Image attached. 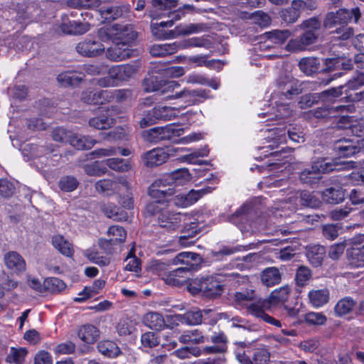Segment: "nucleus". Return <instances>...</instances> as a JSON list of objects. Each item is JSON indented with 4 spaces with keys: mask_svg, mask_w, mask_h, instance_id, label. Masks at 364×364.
<instances>
[{
    "mask_svg": "<svg viewBox=\"0 0 364 364\" xmlns=\"http://www.w3.org/2000/svg\"><path fill=\"white\" fill-rule=\"evenodd\" d=\"M158 223L167 231H173L182 226L184 235L180 237V242L188 237H193L198 233L199 229L196 222L191 221V217L186 213H176L168 210H163L158 217Z\"/></svg>",
    "mask_w": 364,
    "mask_h": 364,
    "instance_id": "f257e3e1",
    "label": "nucleus"
},
{
    "mask_svg": "<svg viewBox=\"0 0 364 364\" xmlns=\"http://www.w3.org/2000/svg\"><path fill=\"white\" fill-rule=\"evenodd\" d=\"M299 28L304 32L299 37L291 39L286 48L291 52H299L308 49V47L315 43L318 36V19L316 17L304 21Z\"/></svg>",
    "mask_w": 364,
    "mask_h": 364,
    "instance_id": "f03ea898",
    "label": "nucleus"
},
{
    "mask_svg": "<svg viewBox=\"0 0 364 364\" xmlns=\"http://www.w3.org/2000/svg\"><path fill=\"white\" fill-rule=\"evenodd\" d=\"M187 289L192 295L200 294L212 299L220 296L224 291L223 285L213 276L191 279Z\"/></svg>",
    "mask_w": 364,
    "mask_h": 364,
    "instance_id": "7ed1b4c3",
    "label": "nucleus"
},
{
    "mask_svg": "<svg viewBox=\"0 0 364 364\" xmlns=\"http://www.w3.org/2000/svg\"><path fill=\"white\" fill-rule=\"evenodd\" d=\"M361 16V13L358 7L348 10L346 9H340L336 11L328 12L323 20V26L326 28H331L337 25H347L352 18H354L357 23Z\"/></svg>",
    "mask_w": 364,
    "mask_h": 364,
    "instance_id": "20e7f679",
    "label": "nucleus"
},
{
    "mask_svg": "<svg viewBox=\"0 0 364 364\" xmlns=\"http://www.w3.org/2000/svg\"><path fill=\"white\" fill-rule=\"evenodd\" d=\"M183 132V129L176 128L173 124H168L145 130L142 132V137L146 141L159 143L162 141L172 140L173 137L180 136Z\"/></svg>",
    "mask_w": 364,
    "mask_h": 364,
    "instance_id": "39448f33",
    "label": "nucleus"
},
{
    "mask_svg": "<svg viewBox=\"0 0 364 364\" xmlns=\"http://www.w3.org/2000/svg\"><path fill=\"white\" fill-rule=\"evenodd\" d=\"M183 148L173 146L153 149L141 156L144 164L147 167H154L165 163L170 156H175L178 152H183Z\"/></svg>",
    "mask_w": 364,
    "mask_h": 364,
    "instance_id": "423d86ee",
    "label": "nucleus"
},
{
    "mask_svg": "<svg viewBox=\"0 0 364 364\" xmlns=\"http://www.w3.org/2000/svg\"><path fill=\"white\" fill-rule=\"evenodd\" d=\"M199 255L190 252H183L178 254L173 259V263L175 264H184L186 266L171 271L165 279L166 282L173 286L180 285L181 282L176 278L178 273L188 272L193 266L191 262L196 261Z\"/></svg>",
    "mask_w": 364,
    "mask_h": 364,
    "instance_id": "0eeeda50",
    "label": "nucleus"
},
{
    "mask_svg": "<svg viewBox=\"0 0 364 364\" xmlns=\"http://www.w3.org/2000/svg\"><path fill=\"white\" fill-rule=\"evenodd\" d=\"M245 309L249 314L256 318H261L262 321L274 326H282L279 320L265 313L266 310L270 309L266 299L257 298L255 295L254 299L249 303Z\"/></svg>",
    "mask_w": 364,
    "mask_h": 364,
    "instance_id": "6e6552de",
    "label": "nucleus"
},
{
    "mask_svg": "<svg viewBox=\"0 0 364 364\" xmlns=\"http://www.w3.org/2000/svg\"><path fill=\"white\" fill-rule=\"evenodd\" d=\"M209 91L205 90H193L183 89L180 92H176L173 95H168L166 97L171 99H183V102L188 105H197L201 102L200 99L208 97Z\"/></svg>",
    "mask_w": 364,
    "mask_h": 364,
    "instance_id": "1a4fd4ad",
    "label": "nucleus"
},
{
    "mask_svg": "<svg viewBox=\"0 0 364 364\" xmlns=\"http://www.w3.org/2000/svg\"><path fill=\"white\" fill-rule=\"evenodd\" d=\"M277 85L287 98L298 95L302 90L299 81L289 75L282 76L277 79Z\"/></svg>",
    "mask_w": 364,
    "mask_h": 364,
    "instance_id": "9d476101",
    "label": "nucleus"
},
{
    "mask_svg": "<svg viewBox=\"0 0 364 364\" xmlns=\"http://www.w3.org/2000/svg\"><path fill=\"white\" fill-rule=\"evenodd\" d=\"M212 188L208 187L200 190H191L187 194H178L173 198V203L179 207H187L195 203L199 198L208 193H210Z\"/></svg>",
    "mask_w": 364,
    "mask_h": 364,
    "instance_id": "9b49d317",
    "label": "nucleus"
},
{
    "mask_svg": "<svg viewBox=\"0 0 364 364\" xmlns=\"http://www.w3.org/2000/svg\"><path fill=\"white\" fill-rule=\"evenodd\" d=\"M4 262L6 268L13 273L20 274L26 271V261L17 252H6L4 256Z\"/></svg>",
    "mask_w": 364,
    "mask_h": 364,
    "instance_id": "f8f14e48",
    "label": "nucleus"
},
{
    "mask_svg": "<svg viewBox=\"0 0 364 364\" xmlns=\"http://www.w3.org/2000/svg\"><path fill=\"white\" fill-rule=\"evenodd\" d=\"M115 33L114 41L122 43V46H129L136 38V33L130 25H114L112 28Z\"/></svg>",
    "mask_w": 364,
    "mask_h": 364,
    "instance_id": "ddd939ff",
    "label": "nucleus"
},
{
    "mask_svg": "<svg viewBox=\"0 0 364 364\" xmlns=\"http://www.w3.org/2000/svg\"><path fill=\"white\" fill-rule=\"evenodd\" d=\"M78 53L86 57H94L101 54L105 50L104 46L96 41H84L76 46Z\"/></svg>",
    "mask_w": 364,
    "mask_h": 364,
    "instance_id": "4468645a",
    "label": "nucleus"
},
{
    "mask_svg": "<svg viewBox=\"0 0 364 364\" xmlns=\"http://www.w3.org/2000/svg\"><path fill=\"white\" fill-rule=\"evenodd\" d=\"M304 3L300 0H293L291 6L282 9L280 13L282 19L287 23H295L301 16V9Z\"/></svg>",
    "mask_w": 364,
    "mask_h": 364,
    "instance_id": "2eb2a0df",
    "label": "nucleus"
},
{
    "mask_svg": "<svg viewBox=\"0 0 364 364\" xmlns=\"http://www.w3.org/2000/svg\"><path fill=\"white\" fill-rule=\"evenodd\" d=\"M115 43L107 50V57L113 61H120L130 58L133 51L129 46H122L121 43L114 41Z\"/></svg>",
    "mask_w": 364,
    "mask_h": 364,
    "instance_id": "dca6fc26",
    "label": "nucleus"
},
{
    "mask_svg": "<svg viewBox=\"0 0 364 364\" xmlns=\"http://www.w3.org/2000/svg\"><path fill=\"white\" fill-rule=\"evenodd\" d=\"M191 174L187 168L178 169L171 174L164 176L162 182H167L171 186H173L175 189L178 186H183L185 183L191 180ZM159 183H161V181Z\"/></svg>",
    "mask_w": 364,
    "mask_h": 364,
    "instance_id": "f3484780",
    "label": "nucleus"
},
{
    "mask_svg": "<svg viewBox=\"0 0 364 364\" xmlns=\"http://www.w3.org/2000/svg\"><path fill=\"white\" fill-rule=\"evenodd\" d=\"M260 279L263 285L267 287H273L281 282L282 274L277 267H267L261 272Z\"/></svg>",
    "mask_w": 364,
    "mask_h": 364,
    "instance_id": "a211bd4d",
    "label": "nucleus"
},
{
    "mask_svg": "<svg viewBox=\"0 0 364 364\" xmlns=\"http://www.w3.org/2000/svg\"><path fill=\"white\" fill-rule=\"evenodd\" d=\"M346 256L352 267H364V245H355L348 248Z\"/></svg>",
    "mask_w": 364,
    "mask_h": 364,
    "instance_id": "6ab92c4d",
    "label": "nucleus"
},
{
    "mask_svg": "<svg viewBox=\"0 0 364 364\" xmlns=\"http://www.w3.org/2000/svg\"><path fill=\"white\" fill-rule=\"evenodd\" d=\"M334 149L341 156L350 157L358 154L356 141L347 139L337 141Z\"/></svg>",
    "mask_w": 364,
    "mask_h": 364,
    "instance_id": "aec40b11",
    "label": "nucleus"
},
{
    "mask_svg": "<svg viewBox=\"0 0 364 364\" xmlns=\"http://www.w3.org/2000/svg\"><path fill=\"white\" fill-rule=\"evenodd\" d=\"M291 288L289 285L283 286L279 289H274L266 299L270 309L273 306L285 303L289 296Z\"/></svg>",
    "mask_w": 364,
    "mask_h": 364,
    "instance_id": "412c9836",
    "label": "nucleus"
},
{
    "mask_svg": "<svg viewBox=\"0 0 364 364\" xmlns=\"http://www.w3.org/2000/svg\"><path fill=\"white\" fill-rule=\"evenodd\" d=\"M164 180V176L158 180H156L151 186L150 190V195L152 197H166L173 195L176 191L175 188L172 186H171L167 183V182L159 183L161 181Z\"/></svg>",
    "mask_w": 364,
    "mask_h": 364,
    "instance_id": "4be33fe9",
    "label": "nucleus"
},
{
    "mask_svg": "<svg viewBox=\"0 0 364 364\" xmlns=\"http://www.w3.org/2000/svg\"><path fill=\"white\" fill-rule=\"evenodd\" d=\"M179 50L178 43L154 44L149 48L150 54L154 57H165L172 55Z\"/></svg>",
    "mask_w": 364,
    "mask_h": 364,
    "instance_id": "5701e85b",
    "label": "nucleus"
},
{
    "mask_svg": "<svg viewBox=\"0 0 364 364\" xmlns=\"http://www.w3.org/2000/svg\"><path fill=\"white\" fill-rule=\"evenodd\" d=\"M322 198L328 203H339L344 200L345 192L338 186L329 187L322 192Z\"/></svg>",
    "mask_w": 364,
    "mask_h": 364,
    "instance_id": "b1692460",
    "label": "nucleus"
},
{
    "mask_svg": "<svg viewBox=\"0 0 364 364\" xmlns=\"http://www.w3.org/2000/svg\"><path fill=\"white\" fill-rule=\"evenodd\" d=\"M144 323L149 328L160 331L166 326L163 316L158 312H148L143 318Z\"/></svg>",
    "mask_w": 364,
    "mask_h": 364,
    "instance_id": "393cba45",
    "label": "nucleus"
},
{
    "mask_svg": "<svg viewBox=\"0 0 364 364\" xmlns=\"http://www.w3.org/2000/svg\"><path fill=\"white\" fill-rule=\"evenodd\" d=\"M97 143V141L87 136H78L73 132L68 144L78 150L90 149Z\"/></svg>",
    "mask_w": 364,
    "mask_h": 364,
    "instance_id": "a878e982",
    "label": "nucleus"
},
{
    "mask_svg": "<svg viewBox=\"0 0 364 364\" xmlns=\"http://www.w3.org/2000/svg\"><path fill=\"white\" fill-rule=\"evenodd\" d=\"M77 335L84 342L93 343L99 337V331L95 326L86 324L79 328Z\"/></svg>",
    "mask_w": 364,
    "mask_h": 364,
    "instance_id": "bb28decb",
    "label": "nucleus"
},
{
    "mask_svg": "<svg viewBox=\"0 0 364 364\" xmlns=\"http://www.w3.org/2000/svg\"><path fill=\"white\" fill-rule=\"evenodd\" d=\"M101 210L105 215L114 220L122 221L127 220V214L124 210H120L114 203H106L101 205Z\"/></svg>",
    "mask_w": 364,
    "mask_h": 364,
    "instance_id": "cd10ccee",
    "label": "nucleus"
},
{
    "mask_svg": "<svg viewBox=\"0 0 364 364\" xmlns=\"http://www.w3.org/2000/svg\"><path fill=\"white\" fill-rule=\"evenodd\" d=\"M179 50L189 48L191 47H203L210 48L212 47V41L207 37H194L178 41Z\"/></svg>",
    "mask_w": 364,
    "mask_h": 364,
    "instance_id": "c85d7f7f",
    "label": "nucleus"
},
{
    "mask_svg": "<svg viewBox=\"0 0 364 364\" xmlns=\"http://www.w3.org/2000/svg\"><path fill=\"white\" fill-rule=\"evenodd\" d=\"M53 245L56 248L62 255L71 257L73 255L74 250L73 245L63 236L56 235L52 238Z\"/></svg>",
    "mask_w": 364,
    "mask_h": 364,
    "instance_id": "c756f323",
    "label": "nucleus"
},
{
    "mask_svg": "<svg viewBox=\"0 0 364 364\" xmlns=\"http://www.w3.org/2000/svg\"><path fill=\"white\" fill-rule=\"evenodd\" d=\"M128 11L126 5H114L101 9V14L106 19L115 20L121 17L124 13Z\"/></svg>",
    "mask_w": 364,
    "mask_h": 364,
    "instance_id": "7c9ffc66",
    "label": "nucleus"
},
{
    "mask_svg": "<svg viewBox=\"0 0 364 364\" xmlns=\"http://www.w3.org/2000/svg\"><path fill=\"white\" fill-rule=\"evenodd\" d=\"M97 348L100 353L109 358H114L120 353L119 348L111 341H102L98 343Z\"/></svg>",
    "mask_w": 364,
    "mask_h": 364,
    "instance_id": "2f4dec72",
    "label": "nucleus"
},
{
    "mask_svg": "<svg viewBox=\"0 0 364 364\" xmlns=\"http://www.w3.org/2000/svg\"><path fill=\"white\" fill-rule=\"evenodd\" d=\"M300 180L304 183L313 185L318 182V166L315 162L311 168L304 170L300 174Z\"/></svg>",
    "mask_w": 364,
    "mask_h": 364,
    "instance_id": "473e14b6",
    "label": "nucleus"
},
{
    "mask_svg": "<svg viewBox=\"0 0 364 364\" xmlns=\"http://www.w3.org/2000/svg\"><path fill=\"white\" fill-rule=\"evenodd\" d=\"M312 277L311 270L306 266H299L295 273V283L296 285L300 287H304L307 285L309 282Z\"/></svg>",
    "mask_w": 364,
    "mask_h": 364,
    "instance_id": "72a5a7b5",
    "label": "nucleus"
},
{
    "mask_svg": "<svg viewBox=\"0 0 364 364\" xmlns=\"http://www.w3.org/2000/svg\"><path fill=\"white\" fill-rule=\"evenodd\" d=\"M57 80L63 87L74 86L79 84L82 80V77L76 73L67 71L59 74L57 77Z\"/></svg>",
    "mask_w": 364,
    "mask_h": 364,
    "instance_id": "f704fd0d",
    "label": "nucleus"
},
{
    "mask_svg": "<svg viewBox=\"0 0 364 364\" xmlns=\"http://www.w3.org/2000/svg\"><path fill=\"white\" fill-rule=\"evenodd\" d=\"M180 85L176 81H168L164 82V84H158L156 85H153V87L149 89V91H155L157 92L156 95H166L165 98L168 99L166 97L168 95H173L172 94L176 88L179 87Z\"/></svg>",
    "mask_w": 364,
    "mask_h": 364,
    "instance_id": "c9c22d12",
    "label": "nucleus"
},
{
    "mask_svg": "<svg viewBox=\"0 0 364 364\" xmlns=\"http://www.w3.org/2000/svg\"><path fill=\"white\" fill-rule=\"evenodd\" d=\"M301 70L307 75H312L318 70V63L316 58H304L299 63Z\"/></svg>",
    "mask_w": 364,
    "mask_h": 364,
    "instance_id": "e433bc0d",
    "label": "nucleus"
},
{
    "mask_svg": "<svg viewBox=\"0 0 364 364\" xmlns=\"http://www.w3.org/2000/svg\"><path fill=\"white\" fill-rule=\"evenodd\" d=\"M114 124V119L106 115L93 117L89 120V125L97 129H106L111 127Z\"/></svg>",
    "mask_w": 364,
    "mask_h": 364,
    "instance_id": "4c0bfd02",
    "label": "nucleus"
},
{
    "mask_svg": "<svg viewBox=\"0 0 364 364\" xmlns=\"http://www.w3.org/2000/svg\"><path fill=\"white\" fill-rule=\"evenodd\" d=\"M173 24V20H170L167 21H162L159 23H151V32L153 35L159 39H166L170 37L173 36V33L172 31L166 32H159L158 30L160 28H164L165 27H171Z\"/></svg>",
    "mask_w": 364,
    "mask_h": 364,
    "instance_id": "58836bf2",
    "label": "nucleus"
},
{
    "mask_svg": "<svg viewBox=\"0 0 364 364\" xmlns=\"http://www.w3.org/2000/svg\"><path fill=\"white\" fill-rule=\"evenodd\" d=\"M355 301L350 298L345 297L341 299L335 306V311L338 316L349 314L355 307Z\"/></svg>",
    "mask_w": 364,
    "mask_h": 364,
    "instance_id": "ea45409f",
    "label": "nucleus"
},
{
    "mask_svg": "<svg viewBox=\"0 0 364 364\" xmlns=\"http://www.w3.org/2000/svg\"><path fill=\"white\" fill-rule=\"evenodd\" d=\"M271 353L266 347L256 348L252 356V364H268Z\"/></svg>",
    "mask_w": 364,
    "mask_h": 364,
    "instance_id": "a19ab883",
    "label": "nucleus"
},
{
    "mask_svg": "<svg viewBox=\"0 0 364 364\" xmlns=\"http://www.w3.org/2000/svg\"><path fill=\"white\" fill-rule=\"evenodd\" d=\"M203 312L198 309L187 311L180 319L181 323L193 326L198 325L202 322Z\"/></svg>",
    "mask_w": 364,
    "mask_h": 364,
    "instance_id": "79ce46f5",
    "label": "nucleus"
},
{
    "mask_svg": "<svg viewBox=\"0 0 364 364\" xmlns=\"http://www.w3.org/2000/svg\"><path fill=\"white\" fill-rule=\"evenodd\" d=\"M267 38L275 44H282L291 36L289 30H273L265 33Z\"/></svg>",
    "mask_w": 364,
    "mask_h": 364,
    "instance_id": "37998d69",
    "label": "nucleus"
},
{
    "mask_svg": "<svg viewBox=\"0 0 364 364\" xmlns=\"http://www.w3.org/2000/svg\"><path fill=\"white\" fill-rule=\"evenodd\" d=\"M106 165L114 171L121 172L128 171L132 168V165L128 160L119 158L108 159L106 161Z\"/></svg>",
    "mask_w": 364,
    "mask_h": 364,
    "instance_id": "c03bdc74",
    "label": "nucleus"
},
{
    "mask_svg": "<svg viewBox=\"0 0 364 364\" xmlns=\"http://www.w3.org/2000/svg\"><path fill=\"white\" fill-rule=\"evenodd\" d=\"M154 114L157 120H171L177 116L176 108L166 106L154 107Z\"/></svg>",
    "mask_w": 364,
    "mask_h": 364,
    "instance_id": "a18cd8bd",
    "label": "nucleus"
},
{
    "mask_svg": "<svg viewBox=\"0 0 364 364\" xmlns=\"http://www.w3.org/2000/svg\"><path fill=\"white\" fill-rule=\"evenodd\" d=\"M74 21H70L67 17L61 23H57L53 26V30L57 35H73Z\"/></svg>",
    "mask_w": 364,
    "mask_h": 364,
    "instance_id": "49530a36",
    "label": "nucleus"
},
{
    "mask_svg": "<svg viewBox=\"0 0 364 364\" xmlns=\"http://www.w3.org/2000/svg\"><path fill=\"white\" fill-rule=\"evenodd\" d=\"M27 353L26 349L23 348H11L6 356V361L10 363L23 364Z\"/></svg>",
    "mask_w": 364,
    "mask_h": 364,
    "instance_id": "de8ad7c7",
    "label": "nucleus"
},
{
    "mask_svg": "<svg viewBox=\"0 0 364 364\" xmlns=\"http://www.w3.org/2000/svg\"><path fill=\"white\" fill-rule=\"evenodd\" d=\"M85 256L88 260L100 267H106L109 265L111 262L110 257L109 256H102L99 254V252L94 250H86L85 252Z\"/></svg>",
    "mask_w": 364,
    "mask_h": 364,
    "instance_id": "09e8293b",
    "label": "nucleus"
},
{
    "mask_svg": "<svg viewBox=\"0 0 364 364\" xmlns=\"http://www.w3.org/2000/svg\"><path fill=\"white\" fill-rule=\"evenodd\" d=\"M118 66L122 81H127L137 73L140 65L137 62H134L132 63L119 65Z\"/></svg>",
    "mask_w": 364,
    "mask_h": 364,
    "instance_id": "8fccbe9b",
    "label": "nucleus"
},
{
    "mask_svg": "<svg viewBox=\"0 0 364 364\" xmlns=\"http://www.w3.org/2000/svg\"><path fill=\"white\" fill-rule=\"evenodd\" d=\"M255 294L253 291H237L234 294L235 303L242 307L246 308L249 303L254 299Z\"/></svg>",
    "mask_w": 364,
    "mask_h": 364,
    "instance_id": "3c124183",
    "label": "nucleus"
},
{
    "mask_svg": "<svg viewBox=\"0 0 364 364\" xmlns=\"http://www.w3.org/2000/svg\"><path fill=\"white\" fill-rule=\"evenodd\" d=\"M107 235L118 245L124 242L127 237L125 230L119 225L110 226L107 230Z\"/></svg>",
    "mask_w": 364,
    "mask_h": 364,
    "instance_id": "603ef678",
    "label": "nucleus"
},
{
    "mask_svg": "<svg viewBox=\"0 0 364 364\" xmlns=\"http://www.w3.org/2000/svg\"><path fill=\"white\" fill-rule=\"evenodd\" d=\"M101 135L104 140L107 141H112L123 140L126 139L127 133L124 128L118 127L109 132L102 133Z\"/></svg>",
    "mask_w": 364,
    "mask_h": 364,
    "instance_id": "864d4df0",
    "label": "nucleus"
},
{
    "mask_svg": "<svg viewBox=\"0 0 364 364\" xmlns=\"http://www.w3.org/2000/svg\"><path fill=\"white\" fill-rule=\"evenodd\" d=\"M120 184L123 188H124L127 191L128 193L126 196H120V200L119 203L121 205L127 209L133 208L134 207V200H133V194L132 193L129 192V191L131 189L130 184L128 181L126 180H123Z\"/></svg>",
    "mask_w": 364,
    "mask_h": 364,
    "instance_id": "5fc2aeb1",
    "label": "nucleus"
},
{
    "mask_svg": "<svg viewBox=\"0 0 364 364\" xmlns=\"http://www.w3.org/2000/svg\"><path fill=\"white\" fill-rule=\"evenodd\" d=\"M287 134L289 139L292 141L299 143L304 141V136L298 134L297 132L288 129L286 131L285 129H281L278 136V141L280 143L284 142L287 140Z\"/></svg>",
    "mask_w": 364,
    "mask_h": 364,
    "instance_id": "6e6d98bb",
    "label": "nucleus"
},
{
    "mask_svg": "<svg viewBox=\"0 0 364 364\" xmlns=\"http://www.w3.org/2000/svg\"><path fill=\"white\" fill-rule=\"evenodd\" d=\"M250 18L261 27L269 26L272 21L270 16L262 11H255L251 14Z\"/></svg>",
    "mask_w": 364,
    "mask_h": 364,
    "instance_id": "4d7b16f0",
    "label": "nucleus"
},
{
    "mask_svg": "<svg viewBox=\"0 0 364 364\" xmlns=\"http://www.w3.org/2000/svg\"><path fill=\"white\" fill-rule=\"evenodd\" d=\"M73 132L72 131L58 127L53 131L52 137L55 141L68 143L70 136H73Z\"/></svg>",
    "mask_w": 364,
    "mask_h": 364,
    "instance_id": "13d9d810",
    "label": "nucleus"
},
{
    "mask_svg": "<svg viewBox=\"0 0 364 364\" xmlns=\"http://www.w3.org/2000/svg\"><path fill=\"white\" fill-rule=\"evenodd\" d=\"M178 33L181 35H190L205 31L207 26L203 23H190L188 25L179 27Z\"/></svg>",
    "mask_w": 364,
    "mask_h": 364,
    "instance_id": "bf43d9fd",
    "label": "nucleus"
},
{
    "mask_svg": "<svg viewBox=\"0 0 364 364\" xmlns=\"http://www.w3.org/2000/svg\"><path fill=\"white\" fill-rule=\"evenodd\" d=\"M78 186L77 179L72 176H65L60 179L59 186L62 191L70 192L74 191Z\"/></svg>",
    "mask_w": 364,
    "mask_h": 364,
    "instance_id": "052dcab7",
    "label": "nucleus"
},
{
    "mask_svg": "<svg viewBox=\"0 0 364 364\" xmlns=\"http://www.w3.org/2000/svg\"><path fill=\"white\" fill-rule=\"evenodd\" d=\"M353 210L348 205L336 208L331 211L330 216L334 220H341L347 218Z\"/></svg>",
    "mask_w": 364,
    "mask_h": 364,
    "instance_id": "680f3d73",
    "label": "nucleus"
},
{
    "mask_svg": "<svg viewBox=\"0 0 364 364\" xmlns=\"http://www.w3.org/2000/svg\"><path fill=\"white\" fill-rule=\"evenodd\" d=\"M15 187L12 183L7 179L0 178V196L9 198L13 196Z\"/></svg>",
    "mask_w": 364,
    "mask_h": 364,
    "instance_id": "e2e57ef3",
    "label": "nucleus"
},
{
    "mask_svg": "<svg viewBox=\"0 0 364 364\" xmlns=\"http://www.w3.org/2000/svg\"><path fill=\"white\" fill-rule=\"evenodd\" d=\"M97 243L100 248L102 250H103L104 252L109 257L114 252V246L118 245L117 242H114V240H112L111 238H100L98 240Z\"/></svg>",
    "mask_w": 364,
    "mask_h": 364,
    "instance_id": "0e129e2a",
    "label": "nucleus"
},
{
    "mask_svg": "<svg viewBox=\"0 0 364 364\" xmlns=\"http://www.w3.org/2000/svg\"><path fill=\"white\" fill-rule=\"evenodd\" d=\"M46 284L48 289L52 291L60 292L64 290L66 287L64 282L57 277H51L46 281Z\"/></svg>",
    "mask_w": 364,
    "mask_h": 364,
    "instance_id": "69168bd1",
    "label": "nucleus"
},
{
    "mask_svg": "<svg viewBox=\"0 0 364 364\" xmlns=\"http://www.w3.org/2000/svg\"><path fill=\"white\" fill-rule=\"evenodd\" d=\"M318 101V95L317 93L307 94L301 97L299 105L300 108L306 109L311 107Z\"/></svg>",
    "mask_w": 364,
    "mask_h": 364,
    "instance_id": "338daca9",
    "label": "nucleus"
},
{
    "mask_svg": "<svg viewBox=\"0 0 364 364\" xmlns=\"http://www.w3.org/2000/svg\"><path fill=\"white\" fill-rule=\"evenodd\" d=\"M117 184L112 180L103 179L98 181L95 184L96 190L100 193H106L116 188Z\"/></svg>",
    "mask_w": 364,
    "mask_h": 364,
    "instance_id": "774afa93",
    "label": "nucleus"
}]
</instances>
